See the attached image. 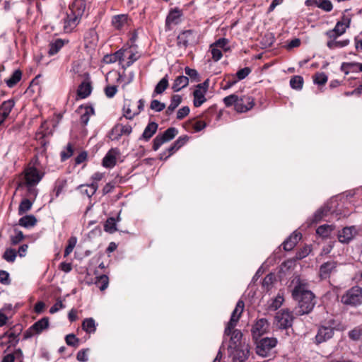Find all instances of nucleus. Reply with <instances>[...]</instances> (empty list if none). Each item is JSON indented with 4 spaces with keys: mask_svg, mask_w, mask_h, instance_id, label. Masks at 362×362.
Wrapping results in <instances>:
<instances>
[{
    "mask_svg": "<svg viewBox=\"0 0 362 362\" xmlns=\"http://www.w3.org/2000/svg\"><path fill=\"white\" fill-rule=\"evenodd\" d=\"M45 174L44 168L37 157L24 170L23 181L20 185L27 188L28 195L30 198L35 199L37 196L38 189L36 186L42 180Z\"/></svg>",
    "mask_w": 362,
    "mask_h": 362,
    "instance_id": "f257e3e1",
    "label": "nucleus"
},
{
    "mask_svg": "<svg viewBox=\"0 0 362 362\" xmlns=\"http://www.w3.org/2000/svg\"><path fill=\"white\" fill-rule=\"evenodd\" d=\"M293 299L298 302V306L295 308L296 315H303L310 313L315 306V296L307 288L306 284L300 279L297 280L296 284L292 291Z\"/></svg>",
    "mask_w": 362,
    "mask_h": 362,
    "instance_id": "f03ea898",
    "label": "nucleus"
},
{
    "mask_svg": "<svg viewBox=\"0 0 362 362\" xmlns=\"http://www.w3.org/2000/svg\"><path fill=\"white\" fill-rule=\"evenodd\" d=\"M244 309L243 300H238L236 307L233 311L230 319L225 328L224 334L230 336L228 350L243 346L241 344L242 332L238 329H234Z\"/></svg>",
    "mask_w": 362,
    "mask_h": 362,
    "instance_id": "7ed1b4c3",
    "label": "nucleus"
},
{
    "mask_svg": "<svg viewBox=\"0 0 362 362\" xmlns=\"http://www.w3.org/2000/svg\"><path fill=\"white\" fill-rule=\"evenodd\" d=\"M86 8L85 0H73L64 19V30L71 32L80 23Z\"/></svg>",
    "mask_w": 362,
    "mask_h": 362,
    "instance_id": "20e7f679",
    "label": "nucleus"
},
{
    "mask_svg": "<svg viewBox=\"0 0 362 362\" xmlns=\"http://www.w3.org/2000/svg\"><path fill=\"white\" fill-rule=\"evenodd\" d=\"M341 302L351 306L361 305L362 303V288L359 286L351 288L341 296Z\"/></svg>",
    "mask_w": 362,
    "mask_h": 362,
    "instance_id": "39448f33",
    "label": "nucleus"
},
{
    "mask_svg": "<svg viewBox=\"0 0 362 362\" xmlns=\"http://www.w3.org/2000/svg\"><path fill=\"white\" fill-rule=\"evenodd\" d=\"M276 344L277 340L275 338H262L256 343V353L260 356L267 357Z\"/></svg>",
    "mask_w": 362,
    "mask_h": 362,
    "instance_id": "423d86ee",
    "label": "nucleus"
},
{
    "mask_svg": "<svg viewBox=\"0 0 362 362\" xmlns=\"http://www.w3.org/2000/svg\"><path fill=\"white\" fill-rule=\"evenodd\" d=\"M293 317L288 310H281L275 315L274 323L276 326L282 329H287L292 326Z\"/></svg>",
    "mask_w": 362,
    "mask_h": 362,
    "instance_id": "0eeeda50",
    "label": "nucleus"
},
{
    "mask_svg": "<svg viewBox=\"0 0 362 362\" xmlns=\"http://www.w3.org/2000/svg\"><path fill=\"white\" fill-rule=\"evenodd\" d=\"M49 326V318L47 317H42L31 327H30L24 333V338L28 339L35 335L40 334L44 330L48 329Z\"/></svg>",
    "mask_w": 362,
    "mask_h": 362,
    "instance_id": "6e6552de",
    "label": "nucleus"
},
{
    "mask_svg": "<svg viewBox=\"0 0 362 362\" xmlns=\"http://www.w3.org/2000/svg\"><path fill=\"white\" fill-rule=\"evenodd\" d=\"M178 133L175 127L167 129L163 134L157 135L153 139V149L157 151L164 143L172 140Z\"/></svg>",
    "mask_w": 362,
    "mask_h": 362,
    "instance_id": "1a4fd4ad",
    "label": "nucleus"
},
{
    "mask_svg": "<svg viewBox=\"0 0 362 362\" xmlns=\"http://www.w3.org/2000/svg\"><path fill=\"white\" fill-rule=\"evenodd\" d=\"M350 23V18L344 17L341 21L337 23L332 30L327 32V35L331 39L336 40L346 32V30L349 27Z\"/></svg>",
    "mask_w": 362,
    "mask_h": 362,
    "instance_id": "9d476101",
    "label": "nucleus"
},
{
    "mask_svg": "<svg viewBox=\"0 0 362 362\" xmlns=\"http://www.w3.org/2000/svg\"><path fill=\"white\" fill-rule=\"evenodd\" d=\"M337 262L330 259L324 262L320 267L319 276L321 279H329L331 274L337 271Z\"/></svg>",
    "mask_w": 362,
    "mask_h": 362,
    "instance_id": "9b49d317",
    "label": "nucleus"
},
{
    "mask_svg": "<svg viewBox=\"0 0 362 362\" xmlns=\"http://www.w3.org/2000/svg\"><path fill=\"white\" fill-rule=\"evenodd\" d=\"M334 333V328L330 326H321L315 335V343L319 344L332 338Z\"/></svg>",
    "mask_w": 362,
    "mask_h": 362,
    "instance_id": "f8f14e48",
    "label": "nucleus"
},
{
    "mask_svg": "<svg viewBox=\"0 0 362 362\" xmlns=\"http://www.w3.org/2000/svg\"><path fill=\"white\" fill-rule=\"evenodd\" d=\"M228 351L233 356V362H244L249 354V349L246 345L233 348L232 350H228Z\"/></svg>",
    "mask_w": 362,
    "mask_h": 362,
    "instance_id": "ddd939ff",
    "label": "nucleus"
},
{
    "mask_svg": "<svg viewBox=\"0 0 362 362\" xmlns=\"http://www.w3.org/2000/svg\"><path fill=\"white\" fill-rule=\"evenodd\" d=\"M195 39V34L193 30H187L182 32L177 36V45L180 47H187Z\"/></svg>",
    "mask_w": 362,
    "mask_h": 362,
    "instance_id": "4468645a",
    "label": "nucleus"
},
{
    "mask_svg": "<svg viewBox=\"0 0 362 362\" xmlns=\"http://www.w3.org/2000/svg\"><path fill=\"white\" fill-rule=\"evenodd\" d=\"M357 234L356 226H349L344 228L338 234L339 242L343 243H349Z\"/></svg>",
    "mask_w": 362,
    "mask_h": 362,
    "instance_id": "2eb2a0df",
    "label": "nucleus"
},
{
    "mask_svg": "<svg viewBox=\"0 0 362 362\" xmlns=\"http://www.w3.org/2000/svg\"><path fill=\"white\" fill-rule=\"evenodd\" d=\"M242 100H239V97L235 94H231L223 98V103L226 107L235 106V109L238 112H245L246 108L243 107V105L240 103Z\"/></svg>",
    "mask_w": 362,
    "mask_h": 362,
    "instance_id": "dca6fc26",
    "label": "nucleus"
},
{
    "mask_svg": "<svg viewBox=\"0 0 362 362\" xmlns=\"http://www.w3.org/2000/svg\"><path fill=\"white\" fill-rule=\"evenodd\" d=\"M119 152L117 148H111L103 159V165L107 168H112L116 165L117 157Z\"/></svg>",
    "mask_w": 362,
    "mask_h": 362,
    "instance_id": "f3484780",
    "label": "nucleus"
},
{
    "mask_svg": "<svg viewBox=\"0 0 362 362\" xmlns=\"http://www.w3.org/2000/svg\"><path fill=\"white\" fill-rule=\"evenodd\" d=\"M15 103L13 100H6L0 105V125L8 117Z\"/></svg>",
    "mask_w": 362,
    "mask_h": 362,
    "instance_id": "a211bd4d",
    "label": "nucleus"
},
{
    "mask_svg": "<svg viewBox=\"0 0 362 362\" xmlns=\"http://www.w3.org/2000/svg\"><path fill=\"white\" fill-rule=\"evenodd\" d=\"M112 24L117 30L124 29L129 25L128 16L126 14H120L113 16Z\"/></svg>",
    "mask_w": 362,
    "mask_h": 362,
    "instance_id": "6ab92c4d",
    "label": "nucleus"
},
{
    "mask_svg": "<svg viewBox=\"0 0 362 362\" xmlns=\"http://www.w3.org/2000/svg\"><path fill=\"white\" fill-rule=\"evenodd\" d=\"M269 322L265 318L258 320L252 327V334L255 336H261L267 332L269 328Z\"/></svg>",
    "mask_w": 362,
    "mask_h": 362,
    "instance_id": "aec40b11",
    "label": "nucleus"
},
{
    "mask_svg": "<svg viewBox=\"0 0 362 362\" xmlns=\"http://www.w3.org/2000/svg\"><path fill=\"white\" fill-rule=\"evenodd\" d=\"M189 84V78L187 76L181 75L177 76L171 86V88L174 92H178L187 87Z\"/></svg>",
    "mask_w": 362,
    "mask_h": 362,
    "instance_id": "412c9836",
    "label": "nucleus"
},
{
    "mask_svg": "<svg viewBox=\"0 0 362 362\" xmlns=\"http://www.w3.org/2000/svg\"><path fill=\"white\" fill-rule=\"evenodd\" d=\"M301 235L300 233L294 232L291 235L289 236L283 243L284 249L286 251L291 250L300 240Z\"/></svg>",
    "mask_w": 362,
    "mask_h": 362,
    "instance_id": "4be33fe9",
    "label": "nucleus"
},
{
    "mask_svg": "<svg viewBox=\"0 0 362 362\" xmlns=\"http://www.w3.org/2000/svg\"><path fill=\"white\" fill-rule=\"evenodd\" d=\"M158 127V125L157 123L154 122H149L144 129L141 139H143L145 141H148L156 132Z\"/></svg>",
    "mask_w": 362,
    "mask_h": 362,
    "instance_id": "5701e85b",
    "label": "nucleus"
},
{
    "mask_svg": "<svg viewBox=\"0 0 362 362\" xmlns=\"http://www.w3.org/2000/svg\"><path fill=\"white\" fill-rule=\"evenodd\" d=\"M181 16V11L178 9L171 11L166 18V25L170 26L171 25L178 24L180 22Z\"/></svg>",
    "mask_w": 362,
    "mask_h": 362,
    "instance_id": "b1692460",
    "label": "nucleus"
},
{
    "mask_svg": "<svg viewBox=\"0 0 362 362\" xmlns=\"http://www.w3.org/2000/svg\"><path fill=\"white\" fill-rule=\"evenodd\" d=\"M92 87L89 82L83 81L82 82L77 90L78 96L84 99L87 98L91 93Z\"/></svg>",
    "mask_w": 362,
    "mask_h": 362,
    "instance_id": "393cba45",
    "label": "nucleus"
},
{
    "mask_svg": "<svg viewBox=\"0 0 362 362\" xmlns=\"http://www.w3.org/2000/svg\"><path fill=\"white\" fill-rule=\"evenodd\" d=\"M206 92L204 90H199L196 88L193 92V104L194 107H200L206 100Z\"/></svg>",
    "mask_w": 362,
    "mask_h": 362,
    "instance_id": "a878e982",
    "label": "nucleus"
},
{
    "mask_svg": "<svg viewBox=\"0 0 362 362\" xmlns=\"http://www.w3.org/2000/svg\"><path fill=\"white\" fill-rule=\"evenodd\" d=\"M37 223V218L33 215H26L21 217L18 221L19 226L29 228L35 226Z\"/></svg>",
    "mask_w": 362,
    "mask_h": 362,
    "instance_id": "bb28decb",
    "label": "nucleus"
},
{
    "mask_svg": "<svg viewBox=\"0 0 362 362\" xmlns=\"http://www.w3.org/2000/svg\"><path fill=\"white\" fill-rule=\"evenodd\" d=\"M80 110H81V123L83 125H86L90 119L91 115H94L95 111L92 107L86 106V107H81Z\"/></svg>",
    "mask_w": 362,
    "mask_h": 362,
    "instance_id": "cd10ccee",
    "label": "nucleus"
},
{
    "mask_svg": "<svg viewBox=\"0 0 362 362\" xmlns=\"http://www.w3.org/2000/svg\"><path fill=\"white\" fill-rule=\"evenodd\" d=\"M82 329L87 333H94L96 330L95 322L93 318H86L82 322Z\"/></svg>",
    "mask_w": 362,
    "mask_h": 362,
    "instance_id": "c85d7f7f",
    "label": "nucleus"
},
{
    "mask_svg": "<svg viewBox=\"0 0 362 362\" xmlns=\"http://www.w3.org/2000/svg\"><path fill=\"white\" fill-rule=\"evenodd\" d=\"M182 102V97L179 95H173L171 97L170 104L166 110L167 115H171Z\"/></svg>",
    "mask_w": 362,
    "mask_h": 362,
    "instance_id": "c756f323",
    "label": "nucleus"
},
{
    "mask_svg": "<svg viewBox=\"0 0 362 362\" xmlns=\"http://www.w3.org/2000/svg\"><path fill=\"white\" fill-rule=\"evenodd\" d=\"M333 230L334 226L332 225L324 224L317 228L316 233L322 238H328Z\"/></svg>",
    "mask_w": 362,
    "mask_h": 362,
    "instance_id": "7c9ffc66",
    "label": "nucleus"
},
{
    "mask_svg": "<svg viewBox=\"0 0 362 362\" xmlns=\"http://www.w3.org/2000/svg\"><path fill=\"white\" fill-rule=\"evenodd\" d=\"M22 73L20 70H16L11 76L5 81L6 85L9 88H12L16 85V83L21 80Z\"/></svg>",
    "mask_w": 362,
    "mask_h": 362,
    "instance_id": "2f4dec72",
    "label": "nucleus"
},
{
    "mask_svg": "<svg viewBox=\"0 0 362 362\" xmlns=\"http://www.w3.org/2000/svg\"><path fill=\"white\" fill-rule=\"evenodd\" d=\"M64 45V42L62 40L57 39L49 44V54L54 55L57 54Z\"/></svg>",
    "mask_w": 362,
    "mask_h": 362,
    "instance_id": "473e14b6",
    "label": "nucleus"
},
{
    "mask_svg": "<svg viewBox=\"0 0 362 362\" xmlns=\"http://www.w3.org/2000/svg\"><path fill=\"white\" fill-rule=\"evenodd\" d=\"M239 100H242V101H240L239 103L243 105V107L247 109L245 112H247L250 110H251L255 105L254 98L251 96L243 95L242 97H239Z\"/></svg>",
    "mask_w": 362,
    "mask_h": 362,
    "instance_id": "72a5a7b5",
    "label": "nucleus"
},
{
    "mask_svg": "<svg viewBox=\"0 0 362 362\" xmlns=\"http://www.w3.org/2000/svg\"><path fill=\"white\" fill-rule=\"evenodd\" d=\"M330 208H329L328 206L321 207L315 213L313 221L315 223L319 222L328 214Z\"/></svg>",
    "mask_w": 362,
    "mask_h": 362,
    "instance_id": "f704fd0d",
    "label": "nucleus"
},
{
    "mask_svg": "<svg viewBox=\"0 0 362 362\" xmlns=\"http://www.w3.org/2000/svg\"><path fill=\"white\" fill-rule=\"evenodd\" d=\"M168 86V75H165L156 86L154 89V93L161 94L163 93Z\"/></svg>",
    "mask_w": 362,
    "mask_h": 362,
    "instance_id": "c9c22d12",
    "label": "nucleus"
},
{
    "mask_svg": "<svg viewBox=\"0 0 362 362\" xmlns=\"http://www.w3.org/2000/svg\"><path fill=\"white\" fill-rule=\"evenodd\" d=\"M33 206V202L28 199H24L21 201L18 206V214L23 215L30 211Z\"/></svg>",
    "mask_w": 362,
    "mask_h": 362,
    "instance_id": "e433bc0d",
    "label": "nucleus"
},
{
    "mask_svg": "<svg viewBox=\"0 0 362 362\" xmlns=\"http://www.w3.org/2000/svg\"><path fill=\"white\" fill-rule=\"evenodd\" d=\"M290 86L296 90H301L303 86V78L300 76H294L290 80Z\"/></svg>",
    "mask_w": 362,
    "mask_h": 362,
    "instance_id": "4c0bfd02",
    "label": "nucleus"
},
{
    "mask_svg": "<svg viewBox=\"0 0 362 362\" xmlns=\"http://www.w3.org/2000/svg\"><path fill=\"white\" fill-rule=\"evenodd\" d=\"M104 230L110 233L117 231L116 220L112 217L107 218L104 225Z\"/></svg>",
    "mask_w": 362,
    "mask_h": 362,
    "instance_id": "58836bf2",
    "label": "nucleus"
},
{
    "mask_svg": "<svg viewBox=\"0 0 362 362\" xmlns=\"http://www.w3.org/2000/svg\"><path fill=\"white\" fill-rule=\"evenodd\" d=\"M13 232L14 234L10 235V240L11 245H16L23 240L24 235L22 231L17 229H14Z\"/></svg>",
    "mask_w": 362,
    "mask_h": 362,
    "instance_id": "ea45409f",
    "label": "nucleus"
},
{
    "mask_svg": "<svg viewBox=\"0 0 362 362\" xmlns=\"http://www.w3.org/2000/svg\"><path fill=\"white\" fill-rule=\"evenodd\" d=\"M108 284L109 279L106 275H101L97 277L95 281V284L99 287L100 291L105 290L108 286Z\"/></svg>",
    "mask_w": 362,
    "mask_h": 362,
    "instance_id": "a19ab883",
    "label": "nucleus"
},
{
    "mask_svg": "<svg viewBox=\"0 0 362 362\" xmlns=\"http://www.w3.org/2000/svg\"><path fill=\"white\" fill-rule=\"evenodd\" d=\"M209 52L211 53V58L214 62H218L223 56L221 50L216 46H214V44L210 45Z\"/></svg>",
    "mask_w": 362,
    "mask_h": 362,
    "instance_id": "79ce46f5",
    "label": "nucleus"
},
{
    "mask_svg": "<svg viewBox=\"0 0 362 362\" xmlns=\"http://www.w3.org/2000/svg\"><path fill=\"white\" fill-rule=\"evenodd\" d=\"M130 101L125 102L123 107V115L127 119H132L136 115H138V112H132L130 108Z\"/></svg>",
    "mask_w": 362,
    "mask_h": 362,
    "instance_id": "37998d69",
    "label": "nucleus"
},
{
    "mask_svg": "<svg viewBox=\"0 0 362 362\" xmlns=\"http://www.w3.org/2000/svg\"><path fill=\"white\" fill-rule=\"evenodd\" d=\"M349 337L354 341H358L362 338V328L356 327L349 332Z\"/></svg>",
    "mask_w": 362,
    "mask_h": 362,
    "instance_id": "c03bdc74",
    "label": "nucleus"
},
{
    "mask_svg": "<svg viewBox=\"0 0 362 362\" xmlns=\"http://www.w3.org/2000/svg\"><path fill=\"white\" fill-rule=\"evenodd\" d=\"M16 256L17 252L16 251V250L12 248L6 249L3 255L4 259L8 262H14Z\"/></svg>",
    "mask_w": 362,
    "mask_h": 362,
    "instance_id": "a18cd8bd",
    "label": "nucleus"
},
{
    "mask_svg": "<svg viewBox=\"0 0 362 362\" xmlns=\"http://www.w3.org/2000/svg\"><path fill=\"white\" fill-rule=\"evenodd\" d=\"M77 243V238L76 237H71L68 240V245L65 248L64 256L66 257L69 255Z\"/></svg>",
    "mask_w": 362,
    "mask_h": 362,
    "instance_id": "49530a36",
    "label": "nucleus"
},
{
    "mask_svg": "<svg viewBox=\"0 0 362 362\" xmlns=\"http://www.w3.org/2000/svg\"><path fill=\"white\" fill-rule=\"evenodd\" d=\"M84 186V185H81L80 187L82 188ZM86 186H87L89 189L83 190V192L86 194L88 197H91L96 192L98 188V184L96 182H92L91 184L86 185Z\"/></svg>",
    "mask_w": 362,
    "mask_h": 362,
    "instance_id": "de8ad7c7",
    "label": "nucleus"
},
{
    "mask_svg": "<svg viewBox=\"0 0 362 362\" xmlns=\"http://www.w3.org/2000/svg\"><path fill=\"white\" fill-rule=\"evenodd\" d=\"M229 40L226 38H219L216 42H214L213 44L214 46H216L220 49H222L223 51L227 52L230 49V47L228 46Z\"/></svg>",
    "mask_w": 362,
    "mask_h": 362,
    "instance_id": "09e8293b",
    "label": "nucleus"
},
{
    "mask_svg": "<svg viewBox=\"0 0 362 362\" xmlns=\"http://www.w3.org/2000/svg\"><path fill=\"white\" fill-rule=\"evenodd\" d=\"M185 73L188 78H190L191 80L194 81H199V75L196 69H191L188 66L185 68Z\"/></svg>",
    "mask_w": 362,
    "mask_h": 362,
    "instance_id": "8fccbe9b",
    "label": "nucleus"
},
{
    "mask_svg": "<svg viewBox=\"0 0 362 362\" xmlns=\"http://www.w3.org/2000/svg\"><path fill=\"white\" fill-rule=\"evenodd\" d=\"M315 4L317 7L325 11H330L332 9V4L329 0H320L319 1H315Z\"/></svg>",
    "mask_w": 362,
    "mask_h": 362,
    "instance_id": "3c124183",
    "label": "nucleus"
},
{
    "mask_svg": "<svg viewBox=\"0 0 362 362\" xmlns=\"http://www.w3.org/2000/svg\"><path fill=\"white\" fill-rule=\"evenodd\" d=\"M150 107L155 112H160L165 108V104L158 100H153L151 103Z\"/></svg>",
    "mask_w": 362,
    "mask_h": 362,
    "instance_id": "603ef678",
    "label": "nucleus"
},
{
    "mask_svg": "<svg viewBox=\"0 0 362 362\" xmlns=\"http://www.w3.org/2000/svg\"><path fill=\"white\" fill-rule=\"evenodd\" d=\"M66 343L69 346H77L78 345V339L74 334H69L66 336Z\"/></svg>",
    "mask_w": 362,
    "mask_h": 362,
    "instance_id": "864d4df0",
    "label": "nucleus"
},
{
    "mask_svg": "<svg viewBox=\"0 0 362 362\" xmlns=\"http://www.w3.org/2000/svg\"><path fill=\"white\" fill-rule=\"evenodd\" d=\"M327 81V76L325 73H318L315 75L314 82L318 85H324Z\"/></svg>",
    "mask_w": 362,
    "mask_h": 362,
    "instance_id": "5fc2aeb1",
    "label": "nucleus"
},
{
    "mask_svg": "<svg viewBox=\"0 0 362 362\" xmlns=\"http://www.w3.org/2000/svg\"><path fill=\"white\" fill-rule=\"evenodd\" d=\"M73 153H74V150H73L72 146L71 145V144H68V145L66 146V151H62L61 153L62 160H65L68 159L73 155Z\"/></svg>",
    "mask_w": 362,
    "mask_h": 362,
    "instance_id": "6e6d98bb",
    "label": "nucleus"
},
{
    "mask_svg": "<svg viewBox=\"0 0 362 362\" xmlns=\"http://www.w3.org/2000/svg\"><path fill=\"white\" fill-rule=\"evenodd\" d=\"M66 185V180H58L55 183L54 192L56 194V197H58L62 192L63 188Z\"/></svg>",
    "mask_w": 362,
    "mask_h": 362,
    "instance_id": "4d7b16f0",
    "label": "nucleus"
},
{
    "mask_svg": "<svg viewBox=\"0 0 362 362\" xmlns=\"http://www.w3.org/2000/svg\"><path fill=\"white\" fill-rule=\"evenodd\" d=\"M251 72V69L249 67H245L238 70L236 73V76L238 80H243L246 78Z\"/></svg>",
    "mask_w": 362,
    "mask_h": 362,
    "instance_id": "13d9d810",
    "label": "nucleus"
},
{
    "mask_svg": "<svg viewBox=\"0 0 362 362\" xmlns=\"http://www.w3.org/2000/svg\"><path fill=\"white\" fill-rule=\"evenodd\" d=\"M117 91V88L116 86H107L105 88V95L109 98H113Z\"/></svg>",
    "mask_w": 362,
    "mask_h": 362,
    "instance_id": "bf43d9fd",
    "label": "nucleus"
},
{
    "mask_svg": "<svg viewBox=\"0 0 362 362\" xmlns=\"http://www.w3.org/2000/svg\"><path fill=\"white\" fill-rule=\"evenodd\" d=\"M88 351H89L88 349L80 350L77 353V356H76L77 360L81 362L87 361L88 359V355H87Z\"/></svg>",
    "mask_w": 362,
    "mask_h": 362,
    "instance_id": "052dcab7",
    "label": "nucleus"
},
{
    "mask_svg": "<svg viewBox=\"0 0 362 362\" xmlns=\"http://www.w3.org/2000/svg\"><path fill=\"white\" fill-rule=\"evenodd\" d=\"M284 300V297L279 294L273 300L272 303L271 304V307L274 310H276L281 307Z\"/></svg>",
    "mask_w": 362,
    "mask_h": 362,
    "instance_id": "680f3d73",
    "label": "nucleus"
},
{
    "mask_svg": "<svg viewBox=\"0 0 362 362\" xmlns=\"http://www.w3.org/2000/svg\"><path fill=\"white\" fill-rule=\"evenodd\" d=\"M189 113V108L188 106H184L180 108L177 112V119H182Z\"/></svg>",
    "mask_w": 362,
    "mask_h": 362,
    "instance_id": "e2e57ef3",
    "label": "nucleus"
},
{
    "mask_svg": "<svg viewBox=\"0 0 362 362\" xmlns=\"http://www.w3.org/2000/svg\"><path fill=\"white\" fill-rule=\"evenodd\" d=\"M355 68L354 62H344L341 66V70L344 72L345 74H348L350 70Z\"/></svg>",
    "mask_w": 362,
    "mask_h": 362,
    "instance_id": "0e129e2a",
    "label": "nucleus"
},
{
    "mask_svg": "<svg viewBox=\"0 0 362 362\" xmlns=\"http://www.w3.org/2000/svg\"><path fill=\"white\" fill-rule=\"evenodd\" d=\"M64 308V305L63 304L62 301L60 300H57L54 305L50 308L49 313L51 314H54Z\"/></svg>",
    "mask_w": 362,
    "mask_h": 362,
    "instance_id": "69168bd1",
    "label": "nucleus"
},
{
    "mask_svg": "<svg viewBox=\"0 0 362 362\" xmlns=\"http://www.w3.org/2000/svg\"><path fill=\"white\" fill-rule=\"evenodd\" d=\"M168 152V154L167 155L165 152L160 154V159H167L168 157H170L172 154H173L177 149L175 146V145L173 144L167 150Z\"/></svg>",
    "mask_w": 362,
    "mask_h": 362,
    "instance_id": "338daca9",
    "label": "nucleus"
},
{
    "mask_svg": "<svg viewBox=\"0 0 362 362\" xmlns=\"http://www.w3.org/2000/svg\"><path fill=\"white\" fill-rule=\"evenodd\" d=\"M0 283L6 285L10 283L9 274L7 272L4 270L0 271Z\"/></svg>",
    "mask_w": 362,
    "mask_h": 362,
    "instance_id": "774afa93",
    "label": "nucleus"
}]
</instances>
